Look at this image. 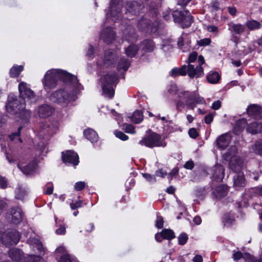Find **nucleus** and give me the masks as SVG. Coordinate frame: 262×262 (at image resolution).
<instances>
[{
    "mask_svg": "<svg viewBox=\"0 0 262 262\" xmlns=\"http://www.w3.org/2000/svg\"><path fill=\"white\" fill-rule=\"evenodd\" d=\"M59 79L66 84L71 85L76 93L83 90L76 76L60 69H51L46 72L42 80L44 89L48 91L55 88Z\"/></svg>",
    "mask_w": 262,
    "mask_h": 262,
    "instance_id": "obj_1",
    "label": "nucleus"
},
{
    "mask_svg": "<svg viewBox=\"0 0 262 262\" xmlns=\"http://www.w3.org/2000/svg\"><path fill=\"white\" fill-rule=\"evenodd\" d=\"M137 3L136 2H130L127 4V11L125 12L126 16H123L121 10L122 7V0H111L110 6V13L106 14V20L110 22L111 20L115 23L118 20H121L122 18L132 19L129 18L128 14L134 13H136Z\"/></svg>",
    "mask_w": 262,
    "mask_h": 262,
    "instance_id": "obj_2",
    "label": "nucleus"
},
{
    "mask_svg": "<svg viewBox=\"0 0 262 262\" xmlns=\"http://www.w3.org/2000/svg\"><path fill=\"white\" fill-rule=\"evenodd\" d=\"M177 109L185 106L187 109L193 110L196 104L206 103L204 98L197 91H181L178 93V98L174 100Z\"/></svg>",
    "mask_w": 262,
    "mask_h": 262,
    "instance_id": "obj_3",
    "label": "nucleus"
},
{
    "mask_svg": "<svg viewBox=\"0 0 262 262\" xmlns=\"http://www.w3.org/2000/svg\"><path fill=\"white\" fill-rule=\"evenodd\" d=\"M49 98L53 103L58 104L62 107L67 106L76 100L74 93L69 92L64 88L55 91L51 93Z\"/></svg>",
    "mask_w": 262,
    "mask_h": 262,
    "instance_id": "obj_4",
    "label": "nucleus"
},
{
    "mask_svg": "<svg viewBox=\"0 0 262 262\" xmlns=\"http://www.w3.org/2000/svg\"><path fill=\"white\" fill-rule=\"evenodd\" d=\"M102 89L103 95L110 99L112 98L114 95V90L113 88L114 84H116L118 81L117 74L115 72H110L100 78Z\"/></svg>",
    "mask_w": 262,
    "mask_h": 262,
    "instance_id": "obj_5",
    "label": "nucleus"
},
{
    "mask_svg": "<svg viewBox=\"0 0 262 262\" xmlns=\"http://www.w3.org/2000/svg\"><path fill=\"white\" fill-rule=\"evenodd\" d=\"M143 146L148 148H153L154 147H165L166 143L164 140L162 139L160 135L151 132L149 130V133L146 134L139 142Z\"/></svg>",
    "mask_w": 262,
    "mask_h": 262,
    "instance_id": "obj_6",
    "label": "nucleus"
},
{
    "mask_svg": "<svg viewBox=\"0 0 262 262\" xmlns=\"http://www.w3.org/2000/svg\"><path fill=\"white\" fill-rule=\"evenodd\" d=\"M3 224L0 221V241L6 246L16 245L20 239L19 232L14 229H10L3 233Z\"/></svg>",
    "mask_w": 262,
    "mask_h": 262,
    "instance_id": "obj_7",
    "label": "nucleus"
},
{
    "mask_svg": "<svg viewBox=\"0 0 262 262\" xmlns=\"http://www.w3.org/2000/svg\"><path fill=\"white\" fill-rule=\"evenodd\" d=\"M192 18V16L188 10H175L173 14L174 22L179 24L183 28L190 27L193 21Z\"/></svg>",
    "mask_w": 262,
    "mask_h": 262,
    "instance_id": "obj_8",
    "label": "nucleus"
},
{
    "mask_svg": "<svg viewBox=\"0 0 262 262\" xmlns=\"http://www.w3.org/2000/svg\"><path fill=\"white\" fill-rule=\"evenodd\" d=\"M117 54L112 50L106 51L103 56L97 59V64L99 68H108L115 65Z\"/></svg>",
    "mask_w": 262,
    "mask_h": 262,
    "instance_id": "obj_9",
    "label": "nucleus"
},
{
    "mask_svg": "<svg viewBox=\"0 0 262 262\" xmlns=\"http://www.w3.org/2000/svg\"><path fill=\"white\" fill-rule=\"evenodd\" d=\"M18 90L20 97L25 102L26 100L30 101V103H35L37 100V97L34 92L31 90L27 83L21 82L19 84Z\"/></svg>",
    "mask_w": 262,
    "mask_h": 262,
    "instance_id": "obj_10",
    "label": "nucleus"
},
{
    "mask_svg": "<svg viewBox=\"0 0 262 262\" xmlns=\"http://www.w3.org/2000/svg\"><path fill=\"white\" fill-rule=\"evenodd\" d=\"M26 107L24 100H18L17 98L9 97L8 103L7 106L8 111L12 114H17L23 111Z\"/></svg>",
    "mask_w": 262,
    "mask_h": 262,
    "instance_id": "obj_11",
    "label": "nucleus"
},
{
    "mask_svg": "<svg viewBox=\"0 0 262 262\" xmlns=\"http://www.w3.org/2000/svg\"><path fill=\"white\" fill-rule=\"evenodd\" d=\"M58 128V123L56 121L52 122L42 123L40 124V130L39 132L40 136H51L56 133Z\"/></svg>",
    "mask_w": 262,
    "mask_h": 262,
    "instance_id": "obj_12",
    "label": "nucleus"
},
{
    "mask_svg": "<svg viewBox=\"0 0 262 262\" xmlns=\"http://www.w3.org/2000/svg\"><path fill=\"white\" fill-rule=\"evenodd\" d=\"M185 71L186 75L187 74L191 79L202 77L204 74V69L200 65L195 67L193 65L188 63L187 65H186Z\"/></svg>",
    "mask_w": 262,
    "mask_h": 262,
    "instance_id": "obj_13",
    "label": "nucleus"
},
{
    "mask_svg": "<svg viewBox=\"0 0 262 262\" xmlns=\"http://www.w3.org/2000/svg\"><path fill=\"white\" fill-rule=\"evenodd\" d=\"M62 159L64 163L74 166L77 165L79 163L78 155L73 150H67L65 153L62 152Z\"/></svg>",
    "mask_w": 262,
    "mask_h": 262,
    "instance_id": "obj_14",
    "label": "nucleus"
},
{
    "mask_svg": "<svg viewBox=\"0 0 262 262\" xmlns=\"http://www.w3.org/2000/svg\"><path fill=\"white\" fill-rule=\"evenodd\" d=\"M100 38L105 43L109 44L116 38V34L111 27H106L102 30L100 34Z\"/></svg>",
    "mask_w": 262,
    "mask_h": 262,
    "instance_id": "obj_15",
    "label": "nucleus"
},
{
    "mask_svg": "<svg viewBox=\"0 0 262 262\" xmlns=\"http://www.w3.org/2000/svg\"><path fill=\"white\" fill-rule=\"evenodd\" d=\"M54 111V108L51 105L44 104L38 107L37 112L40 118H46L50 117Z\"/></svg>",
    "mask_w": 262,
    "mask_h": 262,
    "instance_id": "obj_16",
    "label": "nucleus"
},
{
    "mask_svg": "<svg viewBox=\"0 0 262 262\" xmlns=\"http://www.w3.org/2000/svg\"><path fill=\"white\" fill-rule=\"evenodd\" d=\"M233 258L235 261H237L242 258L245 262H262V257L259 259H255L248 253L243 254L240 251H237L233 254Z\"/></svg>",
    "mask_w": 262,
    "mask_h": 262,
    "instance_id": "obj_17",
    "label": "nucleus"
},
{
    "mask_svg": "<svg viewBox=\"0 0 262 262\" xmlns=\"http://www.w3.org/2000/svg\"><path fill=\"white\" fill-rule=\"evenodd\" d=\"M243 166V161L237 157H232L229 163V168L235 174L243 172L242 171Z\"/></svg>",
    "mask_w": 262,
    "mask_h": 262,
    "instance_id": "obj_18",
    "label": "nucleus"
},
{
    "mask_svg": "<svg viewBox=\"0 0 262 262\" xmlns=\"http://www.w3.org/2000/svg\"><path fill=\"white\" fill-rule=\"evenodd\" d=\"M212 179L217 182L222 181L225 175V169L220 164L215 165L211 169Z\"/></svg>",
    "mask_w": 262,
    "mask_h": 262,
    "instance_id": "obj_19",
    "label": "nucleus"
},
{
    "mask_svg": "<svg viewBox=\"0 0 262 262\" xmlns=\"http://www.w3.org/2000/svg\"><path fill=\"white\" fill-rule=\"evenodd\" d=\"M23 217V213L21 209L19 208H13L10 211L9 214V219L11 218V222L15 224H17L21 222Z\"/></svg>",
    "mask_w": 262,
    "mask_h": 262,
    "instance_id": "obj_20",
    "label": "nucleus"
},
{
    "mask_svg": "<svg viewBox=\"0 0 262 262\" xmlns=\"http://www.w3.org/2000/svg\"><path fill=\"white\" fill-rule=\"evenodd\" d=\"M247 114L255 118H262V107L256 104H250L247 108Z\"/></svg>",
    "mask_w": 262,
    "mask_h": 262,
    "instance_id": "obj_21",
    "label": "nucleus"
},
{
    "mask_svg": "<svg viewBox=\"0 0 262 262\" xmlns=\"http://www.w3.org/2000/svg\"><path fill=\"white\" fill-rule=\"evenodd\" d=\"M228 187L225 185H220L212 189V193L217 199H220L227 194Z\"/></svg>",
    "mask_w": 262,
    "mask_h": 262,
    "instance_id": "obj_22",
    "label": "nucleus"
},
{
    "mask_svg": "<svg viewBox=\"0 0 262 262\" xmlns=\"http://www.w3.org/2000/svg\"><path fill=\"white\" fill-rule=\"evenodd\" d=\"M137 26L141 31L147 32L153 31L151 21L147 18L142 17L139 20L137 23Z\"/></svg>",
    "mask_w": 262,
    "mask_h": 262,
    "instance_id": "obj_23",
    "label": "nucleus"
},
{
    "mask_svg": "<svg viewBox=\"0 0 262 262\" xmlns=\"http://www.w3.org/2000/svg\"><path fill=\"white\" fill-rule=\"evenodd\" d=\"M233 186L236 189H239L246 185V180L243 172L236 173L233 177Z\"/></svg>",
    "mask_w": 262,
    "mask_h": 262,
    "instance_id": "obj_24",
    "label": "nucleus"
},
{
    "mask_svg": "<svg viewBox=\"0 0 262 262\" xmlns=\"http://www.w3.org/2000/svg\"><path fill=\"white\" fill-rule=\"evenodd\" d=\"M228 30L230 32L237 35H241L246 30V26L244 24H235L230 22L228 24Z\"/></svg>",
    "mask_w": 262,
    "mask_h": 262,
    "instance_id": "obj_25",
    "label": "nucleus"
},
{
    "mask_svg": "<svg viewBox=\"0 0 262 262\" xmlns=\"http://www.w3.org/2000/svg\"><path fill=\"white\" fill-rule=\"evenodd\" d=\"M27 243L30 245L35 252L40 254L43 253V246L38 239L35 237H30L28 239Z\"/></svg>",
    "mask_w": 262,
    "mask_h": 262,
    "instance_id": "obj_26",
    "label": "nucleus"
},
{
    "mask_svg": "<svg viewBox=\"0 0 262 262\" xmlns=\"http://www.w3.org/2000/svg\"><path fill=\"white\" fill-rule=\"evenodd\" d=\"M246 130L251 134H257L262 133V122H254L248 125Z\"/></svg>",
    "mask_w": 262,
    "mask_h": 262,
    "instance_id": "obj_27",
    "label": "nucleus"
},
{
    "mask_svg": "<svg viewBox=\"0 0 262 262\" xmlns=\"http://www.w3.org/2000/svg\"><path fill=\"white\" fill-rule=\"evenodd\" d=\"M9 256L13 260L18 262L21 261L24 258L23 251L17 248L10 249Z\"/></svg>",
    "mask_w": 262,
    "mask_h": 262,
    "instance_id": "obj_28",
    "label": "nucleus"
},
{
    "mask_svg": "<svg viewBox=\"0 0 262 262\" xmlns=\"http://www.w3.org/2000/svg\"><path fill=\"white\" fill-rule=\"evenodd\" d=\"M230 140V137L227 134L222 135L217 139L216 145L219 148L224 149L228 146Z\"/></svg>",
    "mask_w": 262,
    "mask_h": 262,
    "instance_id": "obj_29",
    "label": "nucleus"
},
{
    "mask_svg": "<svg viewBox=\"0 0 262 262\" xmlns=\"http://www.w3.org/2000/svg\"><path fill=\"white\" fill-rule=\"evenodd\" d=\"M17 166L24 174L28 175L34 171L36 169V163L35 161H32L25 166L21 167L19 164L17 165Z\"/></svg>",
    "mask_w": 262,
    "mask_h": 262,
    "instance_id": "obj_30",
    "label": "nucleus"
},
{
    "mask_svg": "<svg viewBox=\"0 0 262 262\" xmlns=\"http://www.w3.org/2000/svg\"><path fill=\"white\" fill-rule=\"evenodd\" d=\"M15 192L16 199L23 200L27 194V188L23 185L19 184L15 189Z\"/></svg>",
    "mask_w": 262,
    "mask_h": 262,
    "instance_id": "obj_31",
    "label": "nucleus"
},
{
    "mask_svg": "<svg viewBox=\"0 0 262 262\" xmlns=\"http://www.w3.org/2000/svg\"><path fill=\"white\" fill-rule=\"evenodd\" d=\"M83 134L85 137L92 143L96 142L98 140L97 133L92 129L84 130Z\"/></svg>",
    "mask_w": 262,
    "mask_h": 262,
    "instance_id": "obj_32",
    "label": "nucleus"
},
{
    "mask_svg": "<svg viewBox=\"0 0 262 262\" xmlns=\"http://www.w3.org/2000/svg\"><path fill=\"white\" fill-rule=\"evenodd\" d=\"M247 124V120L245 118H242L237 120L234 127V133L236 135H238L243 131Z\"/></svg>",
    "mask_w": 262,
    "mask_h": 262,
    "instance_id": "obj_33",
    "label": "nucleus"
},
{
    "mask_svg": "<svg viewBox=\"0 0 262 262\" xmlns=\"http://www.w3.org/2000/svg\"><path fill=\"white\" fill-rule=\"evenodd\" d=\"M139 50V47L137 45L131 44L125 48V53L128 57L133 58L136 56Z\"/></svg>",
    "mask_w": 262,
    "mask_h": 262,
    "instance_id": "obj_34",
    "label": "nucleus"
},
{
    "mask_svg": "<svg viewBox=\"0 0 262 262\" xmlns=\"http://www.w3.org/2000/svg\"><path fill=\"white\" fill-rule=\"evenodd\" d=\"M142 49L146 52H152L155 49V43L150 39L144 40L141 44Z\"/></svg>",
    "mask_w": 262,
    "mask_h": 262,
    "instance_id": "obj_35",
    "label": "nucleus"
},
{
    "mask_svg": "<svg viewBox=\"0 0 262 262\" xmlns=\"http://www.w3.org/2000/svg\"><path fill=\"white\" fill-rule=\"evenodd\" d=\"M221 76L217 72L210 71L207 76V79L208 82L215 84L219 82Z\"/></svg>",
    "mask_w": 262,
    "mask_h": 262,
    "instance_id": "obj_36",
    "label": "nucleus"
},
{
    "mask_svg": "<svg viewBox=\"0 0 262 262\" xmlns=\"http://www.w3.org/2000/svg\"><path fill=\"white\" fill-rule=\"evenodd\" d=\"M186 64L182 66L181 68H173L170 73V75L172 77H176L179 75L186 76Z\"/></svg>",
    "mask_w": 262,
    "mask_h": 262,
    "instance_id": "obj_37",
    "label": "nucleus"
},
{
    "mask_svg": "<svg viewBox=\"0 0 262 262\" xmlns=\"http://www.w3.org/2000/svg\"><path fill=\"white\" fill-rule=\"evenodd\" d=\"M246 26L250 31L258 30L261 27V24L259 21L254 19L247 21Z\"/></svg>",
    "mask_w": 262,
    "mask_h": 262,
    "instance_id": "obj_38",
    "label": "nucleus"
},
{
    "mask_svg": "<svg viewBox=\"0 0 262 262\" xmlns=\"http://www.w3.org/2000/svg\"><path fill=\"white\" fill-rule=\"evenodd\" d=\"M252 152L262 156V141H256L250 148Z\"/></svg>",
    "mask_w": 262,
    "mask_h": 262,
    "instance_id": "obj_39",
    "label": "nucleus"
},
{
    "mask_svg": "<svg viewBox=\"0 0 262 262\" xmlns=\"http://www.w3.org/2000/svg\"><path fill=\"white\" fill-rule=\"evenodd\" d=\"M130 61L125 58H122L118 64V70L122 69L124 71H126L130 66Z\"/></svg>",
    "mask_w": 262,
    "mask_h": 262,
    "instance_id": "obj_40",
    "label": "nucleus"
},
{
    "mask_svg": "<svg viewBox=\"0 0 262 262\" xmlns=\"http://www.w3.org/2000/svg\"><path fill=\"white\" fill-rule=\"evenodd\" d=\"M23 66H14L10 70L9 74L11 77H18L23 70Z\"/></svg>",
    "mask_w": 262,
    "mask_h": 262,
    "instance_id": "obj_41",
    "label": "nucleus"
},
{
    "mask_svg": "<svg viewBox=\"0 0 262 262\" xmlns=\"http://www.w3.org/2000/svg\"><path fill=\"white\" fill-rule=\"evenodd\" d=\"M162 236L164 239L171 240L175 237L174 232L169 229H164L162 230Z\"/></svg>",
    "mask_w": 262,
    "mask_h": 262,
    "instance_id": "obj_42",
    "label": "nucleus"
},
{
    "mask_svg": "<svg viewBox=\"0 0 262 262\" xmlns=\"http://www.w3.org/2000/svg\"><path fill=\"white\" fill-rule=\"evenodd\" d=\"M143 119L142 113L140 111H136L132 116V120L135 123H140Z\"/></svg>",
    "mask_w": 262,
    "mask_h": 262,
    "instance_id": "obj_43",
    "label": "nucleus"
},
{
    "mask_svg": "<svg viewBox=\"0 0 262 262\" xmlns=\"http://www.w3.org/2000/svg\"><path fill=\"white\" fill-rule=\"evenodd\" d=\"M58 262H79L73 255L70 254H64L60 256Z\"/></svg>",
    "mask_w": 262,
    "mask_h": 262,
    "instance_id": "obj_44",
    "label": "nucleus"
},
{
    "mask_svg": "<svg viewBox=\"0 0 262 262\" xmlns=\"http://www.w3.org/2000/svg\"><path fill=\"white\" fill-rule=\"evenodd\" d=\"M123 39L128 41H133L136 39V35L134 32V30L130 31V33L126 34V31L123 33Z\"/></svg>",
    "mask_w": 262,
    "mask_h": 262,
    "instance_id": "obj_45",
    "label": "nucleus"
},
{
    "mask_svg": "<svg viewBox=\"0 0 262 262\" xmlns=\"http://www.w3.org/2000/svg\"><path fill=\"white\" fill-rule=\"evenodd\" d=\"M26 262H44V260L40 256L31 255L27 257Z\"/></svg>",
    "mask_w": 262,
    "mask_h": 262,
    "instance_id": "obj_46",
    "label": "nucleus"
},
{
    "mask_svg": "<svg viewBox=\"0 0 262 262\" xmlns=\"http://www.w3.org/2000/svg\"><path fill=\"white\" fill-rule=\"evenodd\" d=\"M178 243L179 245H184L187 243V242L188 239V236L186 233H182L178 236Z\"/></svg>",
    "mask_w": 262,
    "mask_h": 262,
    "instance_id": "obj_47",
    "label": "nucleus"
},
{
    "mask_svg": "<svg viewBox=\"0 0 262 262\" xmlns=\"http://www.w3.org/2000/svg\"><path fill=\"white\" fill-rule=\"evenodd\" d=\"M122 129L127 133L133 134L136 133L134 127L131 124H124L122 126Z\"/></svg>",
    "mask_w": 262,
    "mask_h": 262,
    "instance_id": "obj_48",
    "label": "nucleus"
},
{
    "mask_svg": "<svg viewBox=\"0 0 262 262\" xmlns=\"http://www.w3.org/2000/svg\"><path fill=\"white\" fill-rule=\"evenodd\" d=\"M174 11L168 9L163 12V17L166 20H170L173 19Z\"/></svg>",
    "mask_w": 262,
    "mask_h": 262,
    "instance_id": "obj_49",
    "label": "nucleus"
},
{
    "mask_svg": "<svg viewBox=\"0 0 262 262\" xmlns=\"http://www.w3.org/2000/svg\"><path fill=\"white\" fill-rule=\"evenodd\" d=\"M44 193L47 195H51L53 191V184L51 182H48L44 187Z\"/></svg>",
    "mask_w": 262,
    "mask_h": 262,
    "instance_id": "obj_50",
    "label": "nucleus"
},
{
    "mask_svg": "<svg viewBox=\"0 0 262 262\" xmlns=\"http://www.w3.org/2000/svg\"><path fill=\"white\" fill-rule=\"evenodd\" d=\"M183 38L182 37H180L178 38V45L179 48L182 50L183 52H186L188 50H189V47H188V45H187V46L185 47H183L184 44H183Z\"/></svg>",
    "mask_w": 262,
    "mask_h": 262,
    "instance_id": "obj_51",
    "label": "nucleus"
},
{
    "mask_svg": "<svg viewBox=\"0 0 262 262\" xmlns=\"http://www.w3.org/2000/svg\"><path fill=\"white\" fill-rule=\"evenodd\" d=\"M168 92L172 95H176L177 96V99L178 98V93L180 92L177 87V86L175 84H172L170 86V88L168 89ZM182 90H181V91Z\"/></svg>",
    "mask_w": 262,
    "mask_h": 262,
    "instance_id": "obj_52",
    "label": "nucleus"
},
{
    "mask_svg": "<svg viewBox=\"0 0 262 262\" xmlns=\"http://www.w3.org/2000/svg\"><path fill=\"white\" fill-rule=\"evenodd\" d=\"M143 177L149 183H154L156 182V179L155 175H151L149 173H142Z\"/></svg>",
    "mask_w": 262,
    "mask_h": 262,
    "instance_id": "obj_53",
    "label": "nucleus"
},
{
    "mask_svg": "<svg viewBox=\"0 0 262 262\" xmlns=\"http://www.w3.org/2000/svg\"><path fill=\"white\" fill-rule=\"evenodd\" d=\"M209 6L212 11H217L220 9V3L217 0H212Z\"/></svg>",
    "mask_w": 262,
    "mask_h": 262,
    "instance_id": "obj_54",
    "label": "nucleus"
},
{
    "mask_svg": "<svg viewBox=\"0 0 262 262\" xmlns=\"http://www.w3.org/2000/svg\"><path fill=\"white\" fill-rule=\"evenodd\" d=\"M115 135L116 137L122 141H126L128 139V137L121 131H115Z\"/></svg>",
    "mask_w": 262,
    "mask_h": 262,
    "instance_id": "obj_55",
    "label": "nucleus"
},
{
    "mask_svg": "<svg viewBox=\"0 0 262 262\" xmlns=\"http://www.w3.org/2000/svg\"><path fill=\"white\" fill-rule=\"evenodd\" d=\"M85 183L83 181H79L75 183L74 185V189L76 191H80L84 188L85 187Z\"/></svg>",
    "mask_w": 262,
    "mask_h": 262,
    "instance_id": "obj_56",
    "label": "nucleus"
},
{
    "mask_svg": "<svg viewBox=\"0 0 262 262\" xmlns=\"http://www.w3.org/2000/svg\"><path fill=\"white\" fill-rule=\"evenodd\" d=\"M215 114V113H211L207 115L204 118L205 122L207 124H210L213 120Z\"/></svg>",
    "mask_w": 262,
    "mask_h": 262,
    "instance_id": "obj_57",
    "label": "nucleus"
},
{
    "mask_svg": "<svg viewBox=\"0 0 262 262\" xmlns=\"http://www.w3.org/2000/svg\"><path fill=\"white\" fill-rule=\"evenodd\" d=\"M163 218L162 216L157 214V220L156 221V226L158 228H162L163 226Z\"/></svg>",
    "mask_w": 262,
    "mask_h": 262,
    "instance_id": "obj_58",
    "label": "nucleus"
},
{
    "mask_svg": "<svg viewBox=\"0 0 262 262\" xmlns=\"http://www.w3.org/2000/svg\"><path fill=\"white\" fill-rule=\"evenodd\" d=\"M198 57V53L194 51L190 53L188 56V64L191 62H194Z\"/></svg>",
    "mask_w": 262,
    "mask_h": 262,
    "instance_id": "obj_59",
    "label": "nucleus"
},
{
    "mask_svg": "<svg viewBox=\"0 0 262 262\" xmlns=\"http://www.w3.org/2000/svg\"><path fill=\"white\" fill-rule=\"evenodd\" d=\"M8 186V181L3 177L0 176V188L6 189Z\"/></svg>",
    "mask_w": 262,
    "mask_h": 262,
    "instance_id": "obj_60",
    "label": "nucleus"
},
{
    "mask_svg": "<svg viewBox=\"0 0 262 262\" xmlns=\"http://www.w3.org/2000/svg\"><path fill=\"white\" fill-rule=\"evenodd\" d=\"M94 48L92 45L89 46V50L86 53V56L90 59L94 58Z\"/></svg>",
    "mask_w": 262,
    "mask_h": 262,
    "instance_id": "obj_61",
    "label": "nucleus"
},
{
    "mask_svg": "<svg viewBox=\"0 0 262 262\" xmlns=\"http://www.w3.org/2000/svg\"><path fill=\"white\" fill-rule=\"evenodd\" d=\"M211 42L210 39L208 38H205L202 39H201L198 41V45L200 46H206L209 45Z\"/></svg>",
    "mask_w": 262,
    "mask_h": 262,
    "instance_id": "obj_62",
    "label": "nucleus"
},
{
    "mask_svg": "<svg viewBox=\"0 0 262 262\" xmlns=\"http://www.w3.org/2000/svg\"><path fill=\"white\" fill-rule=\"evenodd\" d=\"M189 136L193 139H195L198 136L199 134L195 128H191L188 131Z\"/></svg>",
    "mask_w": 262,
    "mask_h": 262,
    "instance_id": "obj_63",
    "label": "nucleus"
},
{
    "mask_svg": "<svg viewBox=\"0 0 262 262\" xmlns=\"http://www.w3.org/2000/svg\"><path fill=\"white\" fill-rule=\"evenodd\" d=\"M66 227L64 226L60 225L59 227L56 230V233L58 235L64 234L66 233Z\"/></svg>",
    "mask_w": 262,
    "mask_h": 262,
    "instance_id": "obj_64",
    "label": "nucleus"
}]
</instances>
